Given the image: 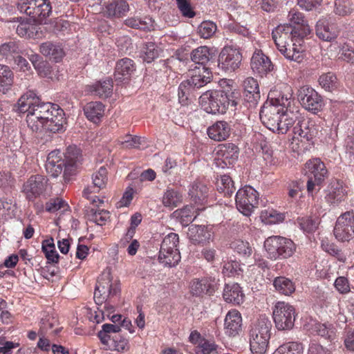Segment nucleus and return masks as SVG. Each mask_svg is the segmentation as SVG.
<instances>
[{"instance_id":"obj_1","label":"nucleus","mask_w":354,"mask_h":354,"mask_svg":"<svg viewBox=\"0 0 354 354\" xmlns=\"http://www.w3.org/2000/svg\"><path fill=\"white\" fill-rule=\"evenodd\" d=\"M32 92L22 95L18 100V111L27 113L26 122L32 131L41 130L42 124L53 113L57 111V104L50 102H39Z\"/></svg>"},{"instance_id":"obj_2","label":"nucleus","mask_w":354,"mask_h":354,"mask_svg":"<svg viewBox=\"0 0 354 354\" xmlns=\"http://www.w3.org/2000/svg\"><path fill=\"white\" fill-rule=\"evenodd\" d=\"M202 109L208 113L223 114L229 108H235L237 102L233 92L223 90L207 91L199 97Z\"/></svg>"},{"instance_id":"obj_3","label":"nucleus","mask_w":354,"mask_h":354,"mask_svg":"<svg viewBox=\"0 0 354 354\" xmlns=\"http://www.w3.org/2000/svg\"><path fill=\"white\" fill-rule=\"evenodd\" d=\"M212 75L209 68L206 66L196 67L189 79L180 83L178 87L179 99L184 102L189 97H196L200 93L198 91L209 83Z\"/></svg>"},{"instance_id":"obj_4","label":"nucleus","mask_w":354,"mask_h":354,"mask_svg":"<svg viewBox=\"0 0 354 354\" xmlns=\"http://www.w3.org/2000/svg\"><path fill=\"white\" fill-rule=\"evenodd\" d=\"M17 8L38 24H46V18L52 12L49 0H19Z\"/></svg>"},{"instance_id":"obj_5","label":"nucleus","mask_w":354,"mask_h":354,"mask_svg":"<svg viewBox=\"0 0 354 354\" xmlns=\"http://www.w3.org/2000/svg\"><path fill=\"white\" fill-rule=\"evenodd\" d=\"M305 175L308 177L307 191L313 193L319 189L321 185L328 176V171L325 164L319 158L308 160L304 165Z\"/></svg>"},{"instance_id":"obj_6","label":"nucleus","mask_w":354,"mask_h":354,"mask_svg":"<svg viewBox=\"0 0 354 354\" xmlns=\"http://www.w3.org/2000/svg\"><path fill=\"white\" fill-rule=\"evenodd\" d=\"M264 247L271 259H287L295 252L296 247L292 241L281 236H270L264 242Z\"/></svg>"},{"instance_id":"obj_7","label":"nucleus","mask_w":354,"mask_h":354,"mask_svg":"<svg viewBox=\"0 0 354 354\" xmlns=\"http://www.w3.org/2000/svg\"><path fill=\"white\" fill-rule=\"evenodd\" d=\"M273 319L278 330H290L295 321V308L284 301H278L273 310Z\"/></svg>"},{"instance_id":"obj_8","label":"nucleus","mask_w":354,"mask_h":354,"mask_svg":"<svg viewBox=\"0 0 354 354\" xmlns=\"http://www.w3.org/2000/svg\"><path fill=\"white\" fill-rule=\"evenodd\" d=\"M333 234L335 239L340 242L349 241L354 238L353 211L346 212L337 218Z\"/></svg>"},{"instance_id":"obj_9","label":"nucleus","mask_w":354,"mask_h":354,"mask_svg":"<svg viewBox=\"0 0 354 354\" xmlns=\"http://www.w3.org/2000/svg\"><path fill=\"white\" fill-rule=\"evenodd\" d=\"M297 98L301 105L307 111L317 113L322 110V97L312 87L301 86L297 91Z\"/></svg>"},{"instance_id":"obj_10","label":"nucleus","mask_w":354,"mask_h":354,"mask_svg":"<svg viewBox=\"0 0 354 354\" xmlns=\"http://www.w3.org/2000/svg\"><path fill=\"white\" fill-rule=\"evenodd\" d=\"M306 30L307 29L304 28L301 35H299L292 29L290 25L280 24L272 30V37L277 48L290 46L291 41H297L300 45V41H303L304 35Z\"/></svg>"},{"instance_id":"obj_11","label":"nucleus","mask_w":354,"mask_h":354,"mask_svg":"<svg viewBox=\"0 0 354 354\" xmlns=\"http://www.w3.org/2000/svg\"><path fill=\"white\" fill-rule=\"evenodd\" d=\"M258 204V192L252 187L239 189L236 194L237 209L245 216H250Z\"/></svg>"},{"instance_id":"obj_12","label":"nucleus","mask_w":354,"mask_h":354,"mask_svg":"<svg viewBox=\"0 0 354 354\" xmlns=\"http://www.w3.org/2000/svg\"><path fill=\"white\" fill-rule=\"evenodd\" d=\"M242 61L240 51L232 46H225L218 56V66L226 72H232L239 68Z\"/></svg>"},{"instance_id":"obj_13","label":"nucleus","mask_w":354,"mask_h":354,"mask_svg":"<svg viewBox=\"0 0 354 354\" xmlns=\"http://www.w3.org/2000/svg\"><path fill=\"white\" fill-rule=\"evenodd\" d=\"M64 178L65 182H67L70 180L72 176L76 174L77 169L81 163V151L76 146H68L64 153Z\"/></svg>"},{"instance_id":"obj_14","label":"nucleus","mask_w":354,"mask_h":354,"mask_svg":"<svg viewBox=\"0 0 354 354\" xmlns=\"http://www.w3.org/2000/svg\"><path fill=\"white\" fill-rule=\"evenodd\" d=\"M47 179L41 175L31 176L23 185V192L28 201L39 196L46 190Z\"/></svg>"},{"instance_id":"obj_15","label":"nucleus","mask_w":354,"mask_h":354,"mask_svg":"<svg viewBox=\"0 0 354 354\" xmlns=\"http://www.w3.org/2000/svg\"><path fill=\"white\" fill-rule=\"evenodd\" d=\"M292 131L295 136L297 135L301 138V141H310L317 136L318 129L316 122L313 120L297 117Z\"/></svg>"},{"instance_id":"obj_16","label":"nucleus","mask_w":354,"mask_h":354,"mask_svg":"<svg viewBox=\"0 0 354 354\" xmlns=\"http://www.w3.org/2000/svg\"><path fill=\"white\" fill-rule=\"evenodd\" d=\"M283 111V109H279L272 103L266 102L260 111V119L268 129L273 131L281 121V113Z\"/></svg>"},{"instance_id":"obj_17","label":"nucleus","mask_w":354,"mask_h":354,"mask_svg":"<svg viewBox=\"0 0 354 354\" xmlns=\"http://www.w3.org/2000/svg\"><path fill=\"white\" fill-rule=\"evenodd\" d=\"M244 102L248 108H255L260 100V91L256 79L249 77L243 82Z\"/></svg>"},{"instance_id":"obj_18","label":"nucleus","mask_w":354,"mask_h":354,"mask_svg":"<svg viewBox=\"0 0 354 354\" xmlns=\"http://www.w3.org/2000/svg\"><path fill=\"white\" fill-rule=\"evenodd\" d=\"M251 68L254 72L261 76L272 71L274 66L270 59L261 50L255 51L251 58Z\"/></svg>"},{"instance_id":"obj_19","label":"nucleus","mask_w":354,"mask_h":354,"mask_svg":"<svg viewBox=\"0 0 354 354\" xmlns=\"http://www.w3.org/2000/svg\"><path fill=\"white\" fill-rule=\"evenodd\" d=\"M107 174V169L104 166L95 172L92 176L93 185L84 189V196L88 198V195L91 193H97L100 189H104L108 181Z\"/></svg>"},{"instance_id":"obj_20","label":"nucleus","mask_w":354,"mask_h":354,"mask_svg":"<svg viewBox=\"0 0 354 354\" xmlns=\"http://www.w3.org/2000/svg\"><path fill=\"white\" fill-rule=\"evenodd\" d=\"M40 53L55 62H60L65 55L63 47L59 43L48 41L39 46Z\"/></svg>"},{"instance_id":"obj_21","label":"nucleus","mask_w":354,"mask_h":354,"mask_svg":"<svg viewBox=\"0 0 354 354\" xmlns=\"http://www.w3.org/2000/svg\"><path fill=\"white\" fill-rule=\"evenodd\" d=\"M242 318L241 313L236 310L228 311L225 318V333L229 336H235L241 330Z\"/></svg>"},{"instance_id":"obj_22","label":"nucleus","mask_w":354,"mask_h":354,"mask_svg":"<svg viewBox=\"0 0 354 354\" xmlns=\"http://www.w3.org/2000/svg\"><path fill=\"white\" fill-rule=\"evenodd\" d=\"M317 36L322 40L330 41L337 38L338 30L334 24H330L326 19H320L315 26Z\"/></svg>"},{"instance_id":"obj_23","label":"nucleus","mask_w":354,"mask_h":354,"mask_svg":"<svg viewBox=\"0 0 354 354\" xmlns=\"http://www.w3.org/2000/svg\"><path fill=\"white\" fill-rule=\"evenodd\" d=\"M136 70L134 62L129 58H123L117 62L115 68L114 77L120 82L128 80Z\"/></svg>"},{"instance_id":"obj_24","label":"nucleus","mask_w":354,"mask_h":354,"mask_svg":"<svg viewBox=\"0 0 354 354\" xmlns=\"http://www.w3.org/2000/svg\"><path fill=\"white\" fill-rule=\"evenodd\" d=\"M328 192L325 198L326 202L331 205H338L344 200L346 194L342 183L337 180L330 183Z\"/></svg>"},{"instance_id":"obj_25","label":"nucleus","mask_w":354,"mask_h":354,"mask_svg":"<svg viewBox=\"0 0 354 354\" xmlns=\"http://www.w3.org/2000/svg\"><path fill=\"white\" fill-rule=\"evenodd\" d=\"M230 125L225 121H217L207 129L209 137L216 141L226 140L230 135Z\"/></svg>"},{"instance_id":"obj_26","label":"nucleus","mask_w":354,"mask_h":354,"mask_svg":"<svg viewBox=\"0 0 354 354\" xmlns=\"http://www.w3.org/2000/svg\"><path fill=\"white\" fill-rule=\"evenodd\" d=\"M288 19L289 23L286 24L290 25L292 29H295L299 35H301L304 28L307 29L306 32L304 35V38L310 34L311 30L301 12L291 10L288 13Z\"/></svg>"},{"instance_id":"obj_27","label":"nucleus","mask_w":354,"mask_h":354,"mask_svg":"<svg viewBox=\"0 0 354 354\" xmlns=\"http://www.w3.org/2000/svg\"><path fill=\"white\" fill-rule=\"evenodd\" d=\"M223 297L227 303L239 305L243 302L245 295L240 286L236 283H234L225 286Z\"/></svg>"},{"instance_id":"obj_28","label":"nucleus","mask_w":354,"mask_h":354,"mask_svg":"<svg viewBox=\"0 0 354 354\" xmlns=\"http://www.w3.org/2000/svg\"><path fill=\"white\" fill-rule=\"evenodd\" d=\"M129 10V6L124 0H115L108 3L104 10V15L108 18H120Z\"/></svg>"},{"instance_id":"obj_29","label":"nucleus","mask_w":354,"mask_h":354,"mask_svg":"<svg viewBox=\"0 0 354 354\" xmlns=\"http://www.w3.org/2000/svg\"><path fill=\"white\" fill-rule=\"evenodd\" d=\"M17 19L20 21L16 28V32L19 36L28 39H37L40 37V28L37 26L31 24L28 19L19 17Z\"/></svg>"},{"instance_id":"obj_30","label":"nucleus","mask_w":354,"mask_h":354,"mask_svg":"<svg viewBox=\"0 0 354 354\" xmlns=\"http://www.w3.org/2000/svg\"><path fill=\"white\" fill-rule=\"evenodd\" d=\"M187 235L194 244H200L209 241L212 232L205 225H192L188 229Z\"/></svg>"},{"instance_id":"obj_31","label":"nucleus","mask_w":354,"mask_h":354,"mask_svg":"<svg viewBox=\"0 0 354 354\" xmlns=\"http://www.w3.org/2000/svg\"><path fill=\"white\" fill-rule=\"evenodd\" d=\"M52 116H50L48 120L43 122L41 129L52 132L57 133L62 130L65 119L64 118V111L59 107L57 108V111L53 113Z\"/></svg>"},{"instance_id":"obj_32","label":"nucleus","mask_w":354,"mask_h":354,"mask_svg":"<svg viewBox=\"0 0 354 354\" xmlns=\"http://www.w3.org/2000/svg\"><path fill=\"white\" fill-rule=\"evenodd\" d=\"M209 189L201 182L194 183L189 190V196L192 202L196 205H204L207 200Z\"/></svg>"},{"instance_id":"obj_33","label":"nucleus","mask_w":354,"mask_h":354,"mask_svg":"<svg viewBox=\"0 0 354 354\" xmlns=\"http://www.w3.org/2000/svg\"><path fill=\"white\" fill-rule=\"evenodd\" d=\"M84 113L88 120L97 124L104 116V106L100 102H91L84 106Z\"/></svg>"},{"instance_id":"obj_34","label":"nucleus","mask_w":354,"mask_h":354,"mask_svg":"<svg viewBox=\"0 0 354 354\" xmlns=\"http://www.w3.org/2000/svg\"><path fill=\"white\" fill-rule=\"evenodd\" d=\"M297 115L290 112L288 113L287 110L281 113V121L277 124L275 129L273 131L274 133L278 134H285L289 130L290 127H292L296 124L297 120Z\"/></svg>"},{"instance_id":"obj_35","label":"nucleus","mask_w":354,"mask_h":354,"mask_svg":"<svg viewBox=\"0 0 354 354\" xmlns=\"http://www.w3.org/2000/svg\"><path fill=\"white\" fill-rule=\"evenodd\" d=\"M270 337L258 334H250V351L253 354H264L268 346Z\"/></svg>"},{"instance_id":"obj_36","label":"nucleus","mask_w":354,"mask_h":354,"mask_svg":"<svg viewBox=\"0 0 354 354\" xmlns=\"http://www.w3.org/2000/svg\"><path fill=\"white\" fill-rule=\"evenodd\" d=\"M194 209L192 206L186 205L182 209L175 210L171 217L178 220L183 225L187 226L196 218Z\"/></svg>"},{"instance_id":"obj_37","label":"nucleus","mask_w":354,"mask_h":354,"mask_svg":"<svg viewBox=\"0 0 354 354\" xmlns=\"http://www.w3.org/2000/svg\"><path fill=\"white\" fill-rule=\"evenodd\" d=\"M218 153L222 156L225 165L228 162L229 165L233 164L238 158L239 148L233 143H226L220 147Z\"/></svg>"},{"instance_id":"obj_38","label":"nucleus","mask_w":354,"mask_h":354,"mask_svg":"<svg viewBox=\"0 0 354 354\" xmlns=\"http://www.w3.org/2000/svg\"><path fill=\"white\" fill-rule=\"evenodd\" d=\"M272 328V323L268 317L261 316L252 327L250 334H258L264 337L270 338V330Z\"/></svg>"},{"instance_id":"obj_39","label":"nucleus","mask_w":354,"mask_h":354,"mask_svg":"<svg viewBox=\"0 0 354 354\" xmlns=\"http://www.w3.org/2000/svg\"><path fill=\"white\" fill-rule=\"evenodd\" d=\"M162 202L165 207L174 209L182 203L183 195L177 190L167 189L163 194Z\"/></svg>"},{"instance_id":"obj_40","label":"nucleus","mask_w":354,"mask_h":354,"mask_svg":"<svg viewBox=\"0 0 354 354\" xmlns=\"http://www.w3.org/2000/svg\"><path fill=\"white\" fill-rule=\"evenodd\" d=\"M13 77L14 74L9 67L0 64V93L5 94L10 89Z\"/></svg>"},{"instance_id":"obj_41","label":"nucleus","mask_w":354,"mask_h":354,"mask_svg":"<svg viewBox=\"0 0 354 354\" xmlns=\"http://www.w3.org/2000/svg\"><path fill=\"white\" fill-rule=\"evenodd\" d=\"M273 285L277 291L284 295H290L295 290L294 283L285 277H277L274 279Z\"/></svg>"},{"instance_id":"obj_42","label":"nucleus","mask_w":354,"mask_h":354,"mask_svg":"<svg viewBox=\"0 0 354 354\" xmlns=\"http://www.w3.org/2000/svg\"><path fill=\"white\" fill-rule=\"evenodd\" d=\"M113 91V81L108 78L104 81H100L92 86L91 92L102 98H106L111 95Z\"/></svg>"},{"instance_id":"obj_43","label":"nucleus","mask_w":354,"mask_h":354,"mask_svg":"<svg viewBox=\"0 0 354 354\" xmlns=\"http://www.w3.org/2000/svg\"><path fill=\"white\" fill-rule=\"evenodd\" d=\"M211 283L207 279H194L190 284V291L192 295L200 297L203 294H210Z\"/></svg>"},{"instance_id":"obj_44","label":"nucleus","mask_w":354,"mask_h":354,"mask_svg":"<svg viewBox=\"0 0 354 354\" xmlns=\"http://www.w3.org/2000/svg\"><path fill=\"white\" fill-rule=\"evenodd\" d=\"M212 57L209 48L207 46H200L192 50L191 53V59L200 65V66H205Z\"/></svg>"},{"instance_id":"obj_45","label":"nucleus","mask_w":354,"mask_h":354,"mask_svg":"<svg viewBox=\"0 0 354 354\" xmlns=\"http://www.w3.org/2000/svg\"><path fill=\"white\" fill-rule=\"evenodd\" d=\"M125 24L130 28L146 31L153 29V21L148 17L143 19L132 17L126 19Z\"/></svg>"},{"instance_id":"obj_46","label":"nucleus","mask_w":354,"mask_h":354,"mask_svg":"<svg viewBox=\"0 0 354 354\" xmlns=\"http://www.w3.org/2000/svg\"><path fill=\"white\" fill-rule=\"evenodd\" d=\"M159 261L168 267L176 266L180 260V254L179 250H169L163 252V250L160 249L158 257Z\"/></svg>"},{"instance_id":"obj_47","label":"nucleus","mask_w":354,"mask_h":354,"mask_svg":"<svg viewBox=\"0 0 354 354\" xmlns=\"http://www.w3.org/2000/svg\"><path fill=\"white\" fill-rule=\"evenodd\" d=\"M108 283H104V277L99 279L94 292V300L97 306L106 302L109 298Z\"/></svg>"},{"instance_id":"obj_48","label":"nucleus","mask_w":354,"mask_h":354,"mask_svg":"<svg viewBox=\"0 0 354 354\" xmlns=\"http://www.w3.org/2000/svg\"><path fill=\"white\" fill-rule=\"evenodd\" d=\"M302 344L291 342L281 345L273 354H303Z\"/></svg>"},{"instance_id":"obj_49","label":"nucleus","mask_w":354,"mask_h":354,"mask_svg":"<svg viewBox=\"0 0 354 354\" xmlns=\"http://www.w3.org/2000/svg\"><path fill=\"white\" fill-rule=\"evenodd\" d=\"M319 85L328 91H333L338 86L336 75L331 72L322 74L319 78Z\"/></svg>"},{"instance_id":"obj_50","label":"nucleus","mask_w":354,"mask_h":354,"mask_svg":"<svg viewBox=\"0 0 354 354\" xmlns=\"http://www.w3.org/2000/svg\"><path fill=\"white\" fill-rule=\"evenodd\" d=\"M22 53V48L18 41H10L3 44L0 46V54L6 57L17 56Z\"/></svg>"},{"instance_id":"obj_51","label":"nucleus","mask_w":354,"mask_h":354,"mask_svg":"<svg viewBox=\"0 0 354 354\" xmlns=\"http://www.w3.org/2000/svg\"><path fill=\"white\" fill-rule=\"evenodd\" d=\"M88 220L93 222L98 225H103L105 222L109 218V212L106 210H97L95 209H91L87 212Z\"/></svg>"},{"instance_id":"obj_52","label":"nucleus","mask_w":354,"mask_h":354,"mask_svg":"<svg viewBox=\"0 0 354 354\" xmlns=\"http://www.w3.org/2000/svg\"><path fill=\"white\" fill-rule=\"evenodd\" d=\"M53 153L47 157L46 168L48 173L54 177L58 176L63 170V167H65L64 160L62 159L53 160Z\"/></svg>"},{"instance_id":"obj_53","label":"nucleus","mask_w":354,"mask_h":354,"mask_svg":"<svg viewBox=\"0 0 354 354\" xmlns=\"http://www.w3.org/2000/svg\"><path fill=\"white\" fill-rule=\"evenodd\" d=\"M142 59L144 62L151 63L159 55V49L156 44L152 41L147 42L142 48Z\"/></svg>"},{"instance_id":"obj_54","label":"nucleus","mask_w":354,"mask_h":354,"mask_svg":"<svg viewBox=\"0 0 354 354\" xmlns=\"http://www.w3.org/2000/svg\"><path fill=\"white\" fill-rule=\"evenodd\" d=\"M218 191L223 193L225 196L230 197L236 190L234 181L228 175H223L221 177V182L218 184Z\"/></svg>"},{"instance_id":"obj_55","label":"nucleus","mask_w":354,"mask_h":354,"mask_svg":"<svg viewBox=\"0 0 354 354\" xmlns=\"http://www.w3.org/2000/svg\"><path fill=\"white\" fill-rule=\"evenodd\" d=\"M231 248L243 257H249L252 254V248L250 243L241 239L232 242Z\"/></svg>"},{"instance_id":"obj_56","label":"nucleus","mask_w":354,"mask_h":354,"mask_svg":"<svg viewBox=\"0 0 354 354\" xmlns=\"http://www.w3.org/2000/svg\"><path fill=\"white\" fill-rule=\"evenodd\" d=\"M217 29L216 25L211 21H203L198 27L197 32L201 38L209 39Z\"/></svg>"},{"instance_id":"obj_57","label":"nucleus","mask_w":354,"mask_h":354,"mask_svg":"<svg viewBox=\"0 0 354 354\" xmlns=\"http://www.w3.org/2000/svg\"><path fill=\"white\" fill-rule=\"evenodd\" d=\"M178 242V235L173 232L169 233L164 238L160 246V249L163 250V252H165V251L167 252L169 250H178L177 248Z\"/></svg>"},{"instance_id":"obj_58","label":"nucleus","mask_w":354,"mask_h":354,"mask_svg":"<svg viewBox=\"0 0 354 354\" xmlns=\"http://www.w3.org/2000/svg\"><path fill=\"white\" fill-rule=\"evenodd\" d=\"M354 6V0H336L335 9L336 14L345 16L350 14Z\"/></svg>"},{"instance_id":"obj_59","label":"nucleus","mask_w":354,"mask_h":354,"mask_svg":"<svg viewBox=\"0 0 354 354\" xmlns=\"http://www.w3.org/2000/svg\"><path fill=\"white\" fill-rule=\"evenodd\" d=\"M322 249L329 254L335 257L338 261L344 262L346 257L342 251L334 243H330L326 241H323L322 243Z\"/></svg>"},{"instance_id":"obj_60","label":"nucleus","mask_w":354,"mask_h":354,"mask_svg":"<svg viewBox=\"0 0 354 354\" xmlns=\"http://www.w3.org/2000/svg\"><path fill=\"white\" fill-rule=\"evenodd\" d=\"M266 103H272L273 105L277 106V107L281 106L280 109H283V108H286L288 111V107L290 106L291 103V95L279 93L278 96L270 97V101L266 102Z\"/></svg>"},{"instance_id":"obj_61","label":"nucleus","mask_w":354,"mask_h":354,"mask_svg":"<svg viewBox=\"0 0 354 354\" xmlns=\"http://www.w3.org/2000/svg\"><path fill=\"white\" fill-rule=\"evenodd\" d=\"M111 348L118 352H124L129 350V341L128 339L122 337L120 334L114 335L112 337Z\"/></svg>"},{"instance_id":"obj_62","label":"nucleus","mask_w":354,"mask_h":354,"mask_svg":"<svg viewBox=\"0 0 354 354\" xmlns=\"http://www.w3.org/2000/svg\"><path fill=\"white\" fill-rule=\"evenodd\" d=\"M301 229L306 232L315 231L318 225L317 221L310 217H301L297 218Z\"/></svg>"},{"instance_id":"obj_63","label":"nucleus","mask_w":354,"mask_h":354,"mask_svg":"<svg viewBox=\"0 0 354 354\" xmlns=\"http://www.w3.org/2000/svg\"><path fill=\"white\" fill-rule=\"evenodd\" d=\"M242 271L240 263L236 261L227 262L223 266V272L228 277L239 275Z\"/></svg>"},{"instance_id":"obj_64","label":"nucleus","mask_w":354,"mask_h":354,"mask_svg":"<svg viewBox=\"0 0 354 354\" xmlns=\"http://www.w3.org/2000/svg\"><path fill=\"white\" fill-rule=\"evenodd\" d=\"M217 346L205 339H203L197 347V354H210L216 350Z\"/></svg>"}]
</instances>
